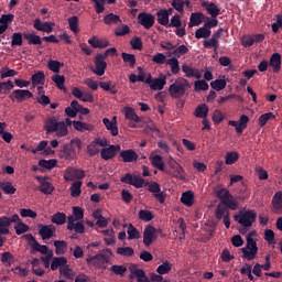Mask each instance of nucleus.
I'll list each match as a JSON object with an SVG mask.
<instances>
[{
  "label": "nucleus",
  "mask_w": 282,
  "mask_h": 282,
  "mask_svg": "<svg viewBox=\"0 0 282 282\" xmlns=\"http://www.w3.org/2000/svg\"><path fill=\"white\" fill-rule=\"evenodd\" d=\"M72 124H74V121L69 118H66L65 121H58L56 117H48L45 120L44 130L47 135L50 133H56L57 138H65L69 133L67 127H72Z\"/></svg>",
  "instance_id": "obj_1"
},
{
  "label": "nucleus",
  "mask_w": 282,
  "mask_h": 282,
  "mask_svg": "<svg viewBox=\"0 0 282 282\" xmlns=\"http://www.w3.org/2000/svg\"><path fill=\"white\" fill-rule=\"evenodd\" d=\"M84 217L85 212L83 208L78 206L73 207V215L67 217V230L74 231L77 235H84L85 225L80 221Z\"/></svg>",
  "instance_id": "obj_2"
},
{
  "label": "nucleus",
  "mask_w": 282,
  "mask_h": 282,
  "mask_svg": "<svg viewBox=\"0 0 282 282\" xmlns=\"http://www.w3.org/2000/svg\"><path fill=\"white\" fill-rule=\"evenodd\" d=\"M191 89V83L187 82L184 77H178L175 79L173 84L169 87V94L171 98H183L185 96L186 91Z\"/></svg>",
  "instance_id": "obj_3"
},
{
  "label": "nucleus",
  "mask_w": 282,
  "mask_h": 282,
  "mask_svg": "<svg viewBox=\"0 0 282 282\" xmlns=\"http://www.w3.org/2000/svg\"><path fill=\"white\" fill-rule=\"evenodd\" d=\"M254 235V231H251L247 235L246 239H247V245L241 248V252H242V258L247 259V261H252L253 259L257 258V254L259 252V247H257V241H254V239L252 238V236Z\"/></svg>",
  "instance_id": "obj_4"
},
{
  "label": "nucleus",
  "mask_w": 282,
  "mask_h": 282,
  "mask_svg": "<svg viewBox=\"0 0 282 282\" xmlns=\"http://www.w3.org/2000/svg\"><path fill=\"white\" fill-rule=\"evenodd\" d=\"M216 197L220 199V204L229 208V210H237L239 208V203L235 199V196L226 188H220L216 192Z\"/></svg>",
  "instance_id": "obj_5"
},
{
  "label": "nucleus",
  "mask_w": 282,
  "mask_h": 282,
  "mask_svg": "<svg viewBox=\"0 0 282 282\" xmlns=\"http://www.w3.org/2000/svg\"><path fill=\"white\" fill-rule=\"evenodd\" d=\"M234 219L238 224H241L243 228H252V225L257 221V212L254 209L240 212L239 215L234 216Z\"/></svg>",
  "instance_id": "obj_6"
},
{
  "label": "nucleus",
  "mask_w": 282,
  "mask_h": 282,
  "mask_svg": "<svg viewBox=\"0 0 282 282\" xmlns=\"http://www.w3.org/2000/svg\"><path fill=\"white\" fill-rule=\"evenodd\" d=\"M88 265H93L96 270H107V263H109V256L97 253L96 256H89L86 258Z\"/></svg>",
  "instance_id": "obj_7"
},
{
  "label": "nucleus",
  "mask_w": 282,
  "mask_h": 282,
  "mask_svg": "<svg viewBox=\"0 0 282 282\" xmlns=\"http://www.w3.org/2000/svg\"><path fill=\"white\" fill-rule=\"evenodd\" d=\"M145 85H149L152 91H162L166 85V75L161 74L159 78H153L151 74H148Z\"/></svg>",
  "instance_id": "obj_8"
},
{
  "label": "nucleus",
  "mask_w": 282,
  "mask_h": 282,
  "mask_svg": "<svg viewBox=\"0 0 282 282\" xmlns=\"http://www.w3.org/2000/svg\"><path fill=\"white\" fill-rule=\"evenodd\" d=\"M120 181L122 184H130V186H134V188H144L147 185V181H144V178L138 175L132 176L131 173H127L121 176Z\"/></svg>",
  "instance_id": "obj_9"
},
{
  "label": "nucleus",
  "mask_w": 282,
  "mask_h": 282,
  "mask_svg": "<svg viewBox=\"0 0 282 282\" xmlns=\"http://www.w3.org/2000/svg\"><path fill=\"white\" fill-rule=\"evenodd\" d=\"M145 186H148L149 193H152L155 199L160 202V204H164L166 202V194L162 192V187L160 186V183L158 182H145Z\"/></svg>",
  "instance_id": "obj_10"
},
{
  "label": "nucleus",
  "mask_w": 282,
  "mask_h": 282,
  "mask_svg": "<svg viewBox=\"0 0 282 282\" xmlns=\"http://www.w3.org/2000/svg\"><path fill=\"white\" fill-rule=\"evenodd\" d=\"M18 221H21V218L19 215H12L11 217L2 216L0 217V235H8L10 232V226L12 224H17Z\"/></svg>",
  "instance_id": "obj_11"
},
{
  "label": "nucleus",
  "mask_w": 282,
  "mask_h": 282,
  "mask_svg": "<svg viewBox=\"0 0 282 282\" xmlns=\"http://www.w3.org/2000/svg\"><path fill=\"white\" fill-rule=\"evenodd\" d=\"M158 239V229L153 225H148L143 229V245L149 248Z\"/></svg>",
  "instance_id": "obj_12"
},
{
  "label": "nucleus",
  "mask_w": 282,
  "mask_h": 282,
  "mask_svg": "<svg viewBox=\"0 0 282 282\" xmlns=\"http://www.w3.org/2000/svg\"><path fill=\"white\" fill-rule=\"evenodd\" d=\"M33 97L34 95L29 89H15L9 96L12 102H14V100H17V102H24V100Z\"/></svg>",
  "instance_id": "obj_13"
},
{
  "label": "nucleus",
  "mask_w": 282,
  "mask_h": 282,
  "mask_svg": "<svg viewBox=\"0 0 282 282\" xmlns=\"http://www.w3.org/2000/svg\"><path fill=\"white\" fill-rule=\"evenodd\" d=\"M106 57L102 56V53L96 55L94 63L95 69H93L96 76H105V72L107 70V62H105Z\"/></svg>",
  "instance_id": "obj_14"
},
{
  "label": "nucleus",
  "mask_w": 282,
  "mask_h": 282,
  "mask_svg": "<svg viewBox=\"0 0 282 282\" xmlns=\"http://www.w3.org/2000/svg\"><path fill=\"white\" fill-rule=\"evenodd\" d=\"M129 279H137L138 282H151L144 270L138 268V264H131Z\"/></svg>",
  "instance_id": "obj_15"
},
{
  "label": "nucleus",
  "mask_w": 282,
  "mask_h": 282,
  "mask_svg": "<svg viewBox=\"0 0 282 282\" xmlns=\"http://www.w3.org/2000/svg\"><path fill=\"white\" fill-rule=\"evenodd\" d=\"M85 178V171L76 167H67L64 174L65 182H74V180Z\"/></svg>",
  "instance_id": "obj_16"
},
{
  "label": "nucleus",
  "mask_w": 282,
  "mask_h": 282,
  "mask_svg": "<svg viewBox=\"0 0 282 282\" xmlns=\"http://www.w3.org/2000/svg\"><path fill=\"white\" fill-rule=\"evenodd\" d=\"M138 21L140 25H143L145 30H151L152 25H155V15L147 12L138 14Z\"/></svg>",
  "instance_id": "obj_17"
},
{
  "label": "nucleus",
  "mask_w": 282,
  "mask_h": 282,
  "mask_svg": "<svg viewBox=\"0 0 282 282\" xmlns=\"http://www.w3.org/2000/svg\"><path fill=\"white\" fill-rule=\"evenodd\" d=\"M54 22H42L41 19H35L33 23V28L37 30V32H45L46 34L54 32Z\"/></svg>",
  "instance_id": "obj_18"
},
{
  "label": "nucleus",
  "mask_w": 282,
  "mask_h": 282,
  "mask_svg": "<svg viewBox=\"0 0 282 282\" xmlns=\"http://www.w3.org/2000/svg\"><path fill=\"white\" fill-rule=\"evenodd\" d=\"M120 151V145H109L108 148L101 149V160H113L115 155Z\"/></svg>",
  "instance_id": "obj_19"
},
{
  "label": "nucleus",
  "mask_w": 282,
  "mask_h": 282,
  "mask_svg": "<svg viewBox=\"0 0 282 282\" xmlns=\"http://www.w3.org/2000/svg\"><path fill=\"white\" fill-rule=\"evenodd\" d=\"M39 235L45 241V239H52L56 235V227L54 225H41Z\"/></svg>",
  "instance_id": "obj_20"
},
{
  "label": "nucleus",
  "mask_w": 282,
  "mask_h": 282,
  "mask_svg": "<svg viewBox=\"0 0 282 282\" xmlns=\"http://www.w3.org/2000/svg\"><path fill=\"white\" fill-rule=\"evenodd\" d=\"M76 155V150H74V145L72 143H66L62 147L59 152V158L62 160H74Z\"/></svg>",
  "instance_id": "obj_21"
},
{
  "label": "nucleus",
  "mask_w": 282,
  "mask_h": 282,
  "mask_svg": "<svg viewBox=\"0 0 282 282\" xmlns=\"http://www.w3.org/2000/svg\"><path fill=\"white\" fill-rule=\"evenodd\" d=\"M36 180L40 182L39 191L43 193V195H52L54 193V185H52V183L41 176H36Z\"/></svg>",
  "instance_id": "obj_22"
},
{
  "label": "nucleus",
  "mask_w": 282,
  "mask_h": 282,
  "mask_svg": "<svg viewBox=\"0 0 282 282\" xmlns=\"http://www.w3.org/2000/svg\"><path fill=\"white\" fill-rule=\"evenodd\" d=\"M119 156L121 158L122 162L124 163H133V162H138V153L134 150H122L119 154Z\"/></svg>",
  "instance_id": "obj_23"
},
{
  "label": "nucleus",
  "mask_w": 282,
  "mask_h": 282,
  "mask_svg": "<svg viewBox=\"0 0 282 282\" xmlns=\"http://www.w3.org/2000/svg\"><path fill=\"white\" fill-rule=\"evenodd\" d=\"M271 204H272V212L275 215H281V213H282V192H276L273 195Z\"/></svg>",
  "instance_id": "obj_24"
},
{
  "label": "nucleus",
  "mask_w": 282,
  "mask_h": 282,
  "mask_svg": "<svg viewBox=\"0 0 282 282\" xmlns=\"http://www.w3.org/2000/svg\"><path fill=\"white\" fill-rule=\"evenodd\" d=\"M204 9L207 10L208 14H210L212 19H217L219 17L221 9L217 8L215 2L204 1L202 2Z\"/></svg>",
  "instance_id": "obj_25"
},
{
  "label": "nucleus",
  "mask_w": 282,
  "mask_h": 282,
  "mask_svg": "<svg viewBox=\"0 0 282 282\" xmlns=\"http://www.w3.org/2000/svg\"><path fill=\"white\" fill-rule=\"evenodd\" d=\"M269 66L272 67L273 74L281 72V53H273L271 55Z\"/></svg>",
  "instance_id": "obj_26"
},
{
  "label": "nucleus",
  "mask_w": 282,
  "mask_h": 282,
  "mask_svg": "<svg viewBox=\"0 0 282 282\" xmlns=\"http://www.w3.org/2000/svg\"><path fill=\"white\" fill-rule=\"evenodd\" d=\"M88 44L94 47V50H105V47H109V41L105 39H98L93 36L88 40Z\"/></svg>",
  "instance_id": "obj_27"
},
{
  "label": "nucleus",
  "mask_w": 282,
  "mask_h": 282,
  "mask_svg": "<svg viewBox=\"0 0 282 282\" xmlns=\"http://www.w3.org/2000/svg\"><path fill=\"white\" fill-rule=\"evenodd\" d=\"M100 89H104V91H109L111 96H116L118 94V89H116V83L112 80L108 82H99Z\"/></svg>",
  "instance_id": "obj_28"
},
{
  "label": "nucleus",
  "mask_w": 282,
  "mask_h": 282,
  "mask_svg": "<svg viewBox=\"0 0 282 282\" xmlns=\"http://www.w3.org/2000/svg\"><path fill=\"white\" fill-rule=\"evenodd\" d=\"M102 123L105 124L107 131H110V135L116 138L118 135V122L109 120V118H104Z\"/></svg>",
  "instance_id": "obj_29"
},
{
  "label": "nucleus",
  "mask_w": 282,
  "mask_h": 282,
  "mask_svg": "<svg viewBox=\"0 0 282 282\" xmlns=\"http://www.w3.org/2000/svg\"><path fill=\"white\" fill-rule=\"evenodd\" d=\"M23 36L29 45H43V39L34 33H24Z\"/></svg>",
  "instance_id": "obj_30"
},
{
  "label": "nucleus",
  "mask_w": 282,
  "mask_h": 282,
  "mask_svg": "<svg viewBox=\"0 0 282 282\" xmlns=\"http://www.w3.org/2000/svg\"><path fill=\"white\" fill-rule=\"evenodd\" d=\"M51 221L56 226H63L64 224H67V215H65V213L57 212L51 217Z\"/></svg>",
  "instance_id": "obj_31"
},
{
  "label": "nucleus",
  "mask_w": 282,
  "mask_h": 282,
  "mask_svg": "<svg viewBox=\"0 0 282 282\" xmlns=\"http://www.w3.org/2000/svg\"><path fill=\"white\" fill-rule=\"evenodd\" d=\"M124 116L127 120H131L132 122H142V118H140L138 113H135V110L131 107L124 108Z\"/></svg>",
  "instance_id": "obj_32"
},
{
  "label": "nucleus",
  "mask_w": 282,
  "mask_h": 282,
  "mask_svg": "<svg viewBox=\"0 0 282 282\" xmlns=\"http://www.w3.org/2000/svg\"><path fill=\"white\" fill-rule=\"evenodd\" d=\"M181 203L185 206H193L195 203V194L192 191L184 192L181 196Z\"/></svg>",
  "instance_id": "obj_33"
},
{
  "label": "nucleus",
  "mask_w": 282,
  "mask_h": 282,
  "mask_svg": "<svg viewBox=\"0 0 282 282\" xmlns=\"http://www.w3.org/2000/svg\"><path fill=\"white\" fill-rule=\"evenodd\" d=\"M64 265H67V258L55 257L52 260L51 270H53V272H54V271L58 270L59 268H63Z\"/></svg>",
  "instance_id": "obj_34"
},
{
  "label": "nucleus",
  "mask_w": 282,
  "mask_h": 282,
  "mask_svg": "<svg viewBox=\"0 0 282 282\" xmlns=\"http://www.w3.org/2000/svg\"><path fill=\"white\" fill-rule=\"evenodd\" d=\"M129 241H133L134 239H140L142 236L140 235V230L133 226V224L128 225L127 230Z\"/></svg>",
  "instance_id": "obj_35"
},
{
  "label": "nucleus",
  "mask_w": 282,
  "mask_h": 282,
  "mask_svg": "<svg viewBox=\"0 0 282 282\" xmlns=\"http://www.w3.org/2000/svg\"><path fill=\"white\" fill-rule=\"evenodd\" d=\"M104 23L106 25H118V23H122V20H120L119 15L108 13L104 17Z\"/></svg>",
  "instance_id": "obj_36"
},
{
  "label": "nucleus",
  "mask_w": 282,
  "mask_h": 282,
  "mask_svg": "<svg viewBox=\"0 0 282 282\" xmlns=\"http://www.w3.org/2000/svg\"><path fill=\"white\" fill-rule=\"evenodd\" d=\"M31 83L33 87H36V85H45V73L37 72L31 76Z\"/></svg>",
  "instance_id": "obj_37"
},
{
  "label": "nucleus",
  "mask_w": 282,
  "mask_h": 282,
  "mask_svg": "<svg viewBox=\"0 0 282 282\" xmlns=\"http://www.w3.org/2000/svg\"><path fill=\"white\" fill-rule=\"evenodd\" d=\"M196 118H208V106L206 104L198 105L194 111Z\"/></svg>",
  "instance_id": "obj_38"
},
{
  "label": "nucleus",
  "mask_w": 282,
  "mask_h": 282,
  "mask_svg": "<svg viewBox=\"0 0 282 282\" xmlns=\"http://www.w3.org/2000/svg\"><path fill=\"white\" fill-rule=\"evenodd\" d=\"M56 164H58V161L56 159H51V160H40L39 161V166L41 169H46L47 171H52V169L56 167Z\"/></svg>",
  "instance_id": "obj_39"
},
{
  "label": "nucleus",
  "mask_w": 282,
  "mask_h": 282,
  "mask_svg": "<svg viewBox=\"0 0 282 282\" xmlns=\"http://www.w3.org/2000/svg\"><path fill=\"white\" fill-rule=\"evenodd\" d=\"M156 17L160 25L169 26V13H166V9L159 10Z\"/></svg>",
  "instance_id": "obj_40"
},
{
  "label": "nucleus",
  "mask_w": 282,
  "mask_h": 282,
  "mask_svg": "<svg viewBox=\"0 0 282 282\" xmlns=\"http://www.w3.org/2000/svg\"><path fill=\"white\" fill-rule=\"evenodd\" d=\"M203 46L207 50H210L213 47L215 54H217V51L219 50V40H215L214 37L209 40H204Z\"/></svg>",
  "instance_id": "obj_41"
},
{
  "label": "nucleus",
  "mask_w": 282,
  "mask_h": 282,
  "mask_svg": "<svg viewBox=\"0 0 282 282\" xmlns=\"http://www.w3.org/2000/svg\"><path fill=\"white\" fill-rule=\"evenodd\" d=\"M226 215H230V210H228V207H226L224 204H218L216 207V219H224Z\"/></svg>",
  "instance_id": "obj_42"
},
{
  "label": "nucleus",
  "mask_w": 282,
  "mask_h": 282,
  "mask_svg": "<svg viewBox=\"0 0 282 282\" xmlns=\"http://www.w3.org/2000/svg\"><path fill=\"white\" fill-rule=\"evenodd\" d=\"M0 188L6 195H14V193H17V188L11 182H0Z\"/></svg>",
  "instance_id": "obj_43"
},
{
  "label": "nucleus",
  "mask_w": 282,
  "mask_h": 282,
  "mask_svg": "<svg viewBox=\"0 0 282 282\" xmlns=\"http://www.w3.org/2000/svg\"><path fill=\"white\" fill-rule=\"evenodd\" d=\"M83 186L82 181H76L70 186V195L72 197H80V194L83 193V189L80 187Z\"/></svg>",
  "instance_id": "obj_44"
},
{
  "label": "nucleus",
  "mask_w": 282,
  "mask_h": 282,
  "mask_svg": "<svg viewBox=\"0 0 282 282\" xmlns=\"http://www.w3.org/2000/svg\"><path fill=\"white\" fill-rule=\"evenodd\" d=\"M206 19V15L202 12H195L191 14L189 22L192 25H202V21Z\"/></svg>",
  "instance_id": "obj_45"
},
{
  "label": "nucleus",
  "mask_w": 282,
  "mask_h": 282,
  "mask_svg": "<svg viewBox=\"0 0 282 282\" xmlns=\"http://www.w3.org/2000/svg\"><path fill=\"white\" fill-rule=\"evenodd\" d=\"M68 25L73 34H78L80 32V29L78 28V17L73 15L68 18Z\"/></svg>",
  "instance_id": "obj_46"
},
{
  "label": "nucleus",
  "mask_w": 282,
  "mask_h": 282,
  "mask_svg": "<svg viewBox=\"0 0 282 282\" xmlns=\"http://www.w3.org/2000/svg\"><path fill=\"white\" fill-rule=\"evenodd\" d=\"M166 65H170L172 74H180V61L177 59V57H172L167 59Z\"/></svg>",
  "instance_id": "obj_47"
},
{
  "label": "nucleus",
  "mask_w": 282,
  "mask_h": 282,
  "mask_svg": "<svg viewBox=\"0 0 282 282\" xmlns=\"http://www.w3.org/2000/svg\"><path fill=\"white\" fill-rule=\"evenodd\" d=\"M184 54H188V47L186 45H180L172 53H169V56H175L176 58H182Z\"/></svg>",
  "instance_id": "obj_48"
},
{
  "label": "nucleus",
  "mask_w": 282,
  "mask_h": 282,
  "mask_svg": "<svg viewBox=\"0 0 282 282\" xmlns=\"http://www.w3.org/2000/svg\"><path fill=\"white\" fill-rule=\"evenodd\" d=\"M248 122H250V118L247 115H242L238 121L237 133H243V129L248 128Z\"/></svg>",
  "instance_id": "obj_49"
},
{
  "label": "nucleus",
  "mask_w": 282,
  "mask_h": 282,
  "mask_svg": "<svg viewBox=\"0 0 282 282\" xmlns=\"http://www.w3.org/2000/svg\"><path fill=\"white\" fill-rule=\"evenodd\" d=\"M54 246L56 254H65V250H67V242L65 240H55Z\"/></svg>",
  "instance_id": "obj_50"
},
{
  "label": "nucleus",
  "mask_w": 282,
  "mask_h": 282,
  "mask_svg": "<svg viewBox=\"0 0 282 282\" xmlns=\"http://www.w3.org/2000/svg\"><path fill=\"white\" fill-rule=\"evenodd\" d=\"M210 34H213V32L210 31V29H207L205 25L203 28H199L196 30L195 32V37L196 39H208V36H210Z\"/></svg>",
  "instance_id": "obj_51"
},
{
  "label": "nucleus",
  "mask_w": 282,
  "mask_h": 282,
  "mask_svg": "<svg viewBox=\"0 0 282 282\" xmlns=\"http://www.w3.org/2000/svg\"><path fill=\"white\" fill-rule=\"evenodd\" d=\"M138 217L141 221H153V213L149 209H141Z\"/></svg>",
  "instance_id": "obj_52"
},
{
  "label": "nucleus",
  "mask_w": 282,
  "mask_h": 282,
  "mask_svg": "<svg viewBox=\"0 0 282 282\" xmlns=\"http://www.w3.org/2000/svg\"><path fill=\"white\" fill-rule=\"evenodd\" d=\"M21 45H23V34L17 32L13 33L11 36V46L12 47H21Z\"/></svg>",
  "instance_id": "obj_53"
},
{
  "label": "nucleus",
  "mask_w": 282,
  "mask_h": 282,
  "mask_svg": "<svg viewBox=\"0 0 282 282\" xmlns=\"http://www.w3.org/2000/svg\"><path fill=\"white\" fill-rule=\"evenodd\" d=\"M239 160V153L238 152H227L225 156V164L231 166V164H235Z\"/></svg>",
  "instance_id": "obj_54"
},
{
  "label": "nucleus",
  "mask_w": 282,
  "mask_h": 282,
  "mask_svg": "<svg viewBox=\"0 0 282 282\" xmlns=\"http://www.w3.org/2000/svg\"><path fill=\"white\" fill-rule=\"evenodd\" d=\"M117 254H120V257H133L135 251L131 247H119L117 248Z\"/></svg>",
  "instance_id": "obj_55"
},
{
  "label": "nucleus",
  "mask_w": 282,
  "mask_h": 282,
  "mask_svg": "<svg viewBox=\"0 0 282 282\" xmlns=\"http://www.w3.org/2000/svg\"><path fill=\"white\" fill-rule=\"evenodd\" d=\"M151 162H152V166H154L155 169H159V171H165L164 159H162V156L156 154L152 158Z\"/></svg>",
  "instance_id": "obj_56"
},
{
  "label": "nucleus",
  "mask_w": 282,
  "mask_h": 282,
  "mask_svg": "<svg viewBox=\"0 0 282 282\" xmlns=\"http://www.w3.org/2000/svg\"><path fill=\"white\" fill-rule=\"evenodd\" d=\"M173 268V264L169 261H164L161 265L156 268L158 274H169Z\"/></svg>",
  "instance_id": "obj_57"
},
{
  "label": "nucleus",
  "mask_w": 282,
  "mask_h": 282,
  "mask_svg": "<svg viewBox=\"0 0 282 282\" xmlns=\"http://www.w3.org/2000/svg\"><path fill=\"white\" fill-rule=\"evenodd\" d=\"M170 174L172 177H176L177 180H186V176L184 175V167H182V165H176Z\"/></svg>",
  "instance_id": "obj_58"
},
{
  "label": "nucleus",
  "mask_w": 282,
  "mask_h": 282,
  "mask_svg": "<svg viewBox=\"0 0 282 282\" xmlns=\"http://www.w3.org/2000/svg\"><path fill=\"white\" fill-rule=\"evenodd\" d=\"M212 89H215V91H223V89H226V79H216L210 83Z\"/></svg>",
  "instance_id": "obj_59"
},
{
  "label": "nucleus",
  "mask_w": 282,
  "mask_h": 282,
  "mask_svg": "<svg viewBox=\"0 0 282 282\" xmlns=\"http://www.w3.org/2000/svg\"><path fill=\"white\" fill-rule=\"evenodd\" d=\"M47 67L51 72H54V74H58L61 72V67H63V63L51 59L47 63Z\"/></svg>",
  "instance_id": "obj_60"
},
{
  "label": "nucleus",
  "mask_w": 282,
  "mask_h": 282,
  "mask_svg": "<svg viewBox=\"0 0 282 282\" xmlns=\"http://www.w3.org/2000/svg\"><path fill=\"white\" fill-rule=\"evenodd\" d=\"M14 89V83L12 80H7L0 83V94H8V91Z\"/></svg>",
  "instance_id": "obj_61"
},
{
  "label": "nucleus",
  "mask_w": 282,
  "mask_h": 282,
  "mask_svg": "<svg viewBox=\"0 0 282 282\" xmlns=\"http://www.w3.org/2000/svg\"><path fill=\"white\" fill-rule=\"evenodd\" d=\"M123 63H128L130 67H135V55L129 53H121Z\"/></svg>",
  "instance_id": "obj_62"
},
{
  "label": "nucleus",
  "mask_w": 282,
  "mask_h": 282,
  "mask_svg": "<svg viewBox=\"0 0 282 282\" xmlns=\"http://www.w3.org/2000/svg\"><path fill=\"white\" fill-rule=\"evenodd\" d=\"M19 223L17 224V226L14 227L15 229V235H23L25 232H28L30 230V226H28L26 224H24L21 220H18Z\"/></svg>",
  "instance_id": "obj_63"
},
{
  "label": "nucleus",
  "mask_w": 282,
  "mask_h": 282,
  "mask_svg": "<svg viewBox=\"0 0 282 282\" xmlns=\"http://www.w3.org/2000/svg\"><path fill=\"white\" fill-rule=\"evenodd\" d=\"M53 83H55L58 89H65V76L63 75H54L52 77Z\"/></svg>",
  "instance_id": "obj_64"
}]
</instances>
